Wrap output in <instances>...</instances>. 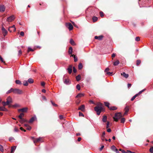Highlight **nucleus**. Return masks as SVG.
<instances>
[{
    "mask_svg": "<svg viewBox=\"0 0 153 153\" xmlns=\"http://www.w3.org/2000/svg\"><path fill=\"white\" fill-rule=\"evenodd\" d=\"M94 110L97 112V114L99 115L102 109V107L101 106H97L94 108Z\"/></svg>",
    "mask_w": 153,
    "mask_h": 153,
    "instance_id": "1",
    "label": "nucleus"
},
{
    "mask_svg": "<svg viewBox=\"0 0 153 153\" xmlns=\"http://www.w3.org/2000/svg\"><path fill=\"white\" fill-rule=\"evenodd\" d=\"M122 117L120 113H117L115 114L114 116L113 117L114 120L115 121H117Z\"/></svg>",
    "mask_w": 153,
    "mask_h": 153,
    "instance_id": "2",
    "label": "nucleus"
},
{
    "mask_svg": "<svg viewBox=\"0 0 153 153\" xmlns=\"http://www.w3.org/2000/svg\"><path fill=\"white\" fill-rule=\"evenodd\" d=\"M13 93L15 94H21L22 93V91L17 88L13 89Z\"/></svg>",
    "mask_w": 153,
    "mask_h": 153,
    "instance_id": "3",
    "label": "nucleus"
},
{
    "mask_svg": "<svg viewBox=\"0 0 153 153\" xmlns=\"http://www.w3.org/2000/svg\"><path fill=\"white\" fill-rule=\"evenodd\" d=\"M65 26L68 28L70 30H72L73 28V25L70 23H66L65 24Z\"/></svg>",
    "mask_w": 153,
    "mask_h": 153,
    "instance_id": "4",
    "label": "nucleus"
},
{
    "mask_svg": "<svg viewBox=\"0 0 153 153\" xmlns=\"http://www.w3.org/2000/svg\"><path fill=\"white\" fill-rule=\"evenodd\" d=\"M8 30L10 32H11L12 31L15 32L16 30V28L15 27V25H13L11 27H10L8 29Z\"/></svg>",
    "mask_w": 153,
    "mask_h": 153,
    "instance_id": "5",
    "label": "nucleus"
},
{
    "mask_svg": "<svg viewBox=\"0 0 153 153\" xmlns=\"http://www.w3.org/2000/svg\"><path fill=\"white\" fill-rule=\"evenodd\" d=\"M15 18L14 16L12 15L7 18V21L9 22H11L14 20Z\"/></svg>",
    "mask_w": 153,
    "mask_h": 153,
    "instance_id": "6",
    "label": "nucleus"
},
{
    "mask_svg": "<svg viewBox=\"0 0 153 153\" xmlns=\"http://www.w3.org/2000/svg\"><path fill=\"white\" fill-rule=\"evenodd\" d=\"M28 109V108L27 107H25L21 109H18V111L19 112L21 111L22 112H27Z\"/></svg>",
    "mask_w": 153,
    "mask_h": 153,
    "instance_id": "7",
    "label": "nucleus"
},
{
    "mask_svg": "<svg viewBox=\"0 0 153 153\" xmlns=\"http://www.w3.org/2000/svg\"><path fill=\"white\" fill-rule=\"evenodd\" d=\"M12 102V99L10 96H9L7 99L6 103L8 105Z\"/></svg>",
    "mask_w": 153,
    "mask_h": 153,
    "instance_id": "8",
    "label": "nucleus"
},
{
    "mask_svg": "<svg viewBox=\"0 0 153 153\" xmlns=\"http://www.w3.org/2000/svg\"><path fill=\"white\" fill-rule=\"evenodd\" d=\"M1 30H2V33L4 36H5L7 33V31L5 29V28L3 27L2 28Z\"/></svg>",
    "mask_w": 153,
    "mask_h": 153,
    "instance_id": "9",
    "label": "nucleus"
},
{
    "mask_svg": "<svg viewBox=\"0 0 153 153\" xmlns=\"http://www.w3.org/2000/svg\"><path fill=\"white\" fill-rule=\"evenodd\" d=\"M111 149L112 151L115 152L116 153H119L118 149L115 146L113 145L111 146Z\"/></svg>",
    "mask_w": 153,
    "mask_h": 153,
    "instance_id": "10",
    "label": "nucleus"
},
{
    "mask_svg": "<svg viewBox=\"0 0 153 153\" xmlns=\"http://www.w3.org/2000/svg\"><path fill=\"white\" fill-rule=\"evenodd\" d=\"M5 7L4 5H0V12H4L5 11Z\"/></svg>",
    "mask_w": 153,
    "mask_h": 153,
    "instance_id": "11",
    "label": "nucleus"
},
{
    "mask_svg": "<svg viewBox=\"0 0 153 153\" xmlns=\"http://www.w3.org/2000/svg\"><path fill=\"white\" fill-rule=\"evenodd\" d=\"M85 105H82L80 106L78 108V109L79 110H80L82 111H85Z\"/></svg>",
    "mask_w": 153,
    "mask_h": 153,
    "instance_id": "12",
    "label": "nucleus"
},
{
    "mask_svg": "<svg viewBox=\"0 0 153 153\" xmlns=\"http://www.w3.org/2000/svg\"><path fill=\"white\" fill-rule=\"evenodd\" d=\"M64 83L67 85H69L71 82L68 79H65L63 80Z\"/></svg>",
    "mask_w": 153,
    "mask_h": 153,
    "instance_id": "13",
    "label": "nucleus"
},
{
    "mask_svg": "<svg viewBox=\"0 0 153 153\" xmlns=\"http://www.w3.org/2000/svg\"><path fill=\"white\" fill-rule=\"evenodd\" d=\"M72 65H70L68 68L67 70L68 71V72L69 74H71L72 72Z\"/></svg>",
    "mask_w": 153,
    "mask_h": 153,
    "instance_id": "14",
    "label": "nucleus"
},
{
    "mask_svg": "<svg viewBox=\"0 0 153 153\" xmlns=\"http://www.w3.org/2000/svg\"><path fill=\"white\" fill-rule=\"evenodd\" d=\"M19 121L21 123H23L25 122H27L28 121L27 120H26L25 119H24L23 118H22V119H20L19 120Z\"/></svg>",
    "mask_w": 153,
    "mask_h": 153,
    "instance_id": "15",
    "label": "nucleus"
},
{
    "mask_svg": "<svg viewBox=\"0 0 153 153\" xmlns=\"http://www.w3.org/2000/svg\"><path fill=\"white\" fill-rule=\"evenodd\" d=\"M129 107L128 106H126L125 108V112L124 113V115H126L127 114V113L129 111Z\"/></svg>",
    "mask_w": 153,
    "mask_h": 153,
    "instance_id": "16",
    "label": "nucleus"
},
{
    "mask_svg": "<svg viewBox=\"0 0 153 153\" xmlns=\"http://www.w3.org/2000/svg\"><path fill=\"white\" fill-rule=\"evenodd\" d=\"M0 111H8L7 109L6 108L4 107H0Z\"/></svg>",
    "mask_w": 153,
    "mask_h": 153,
    "instance_id": "17",
    "label": "nucleus"
},
{
    "mask_svg": "<svg viewBox=\"0 0 153 153\" xmlns=\"http://www.w3.org/2000/svg\"><path fill=\"white\" fill-rule=\"evenodd\" d=\"M42 139V137H39L38 138H36L33 141L34 143H35L38 142L40 141Z\"/></svg>",
    "mask_w": 153,
    "mask_h": 153,
    "instance_id": "18",
    "label": "nucleus"
},
{
    "mask_svg": "<svg viewBox=\"0 0 153 153\" xmlns=\"http://www.w3.org/2000/svg\"><path fill=\"white\" fill-rule=\"evenodd\" d=\"M84 95V94L82 93H79L78 94L76 97V98L81 97Z\"/></svg>",
    "mask_w": 153,
    "mask_h": 153,
    "instance_id": "19",
    "label": "nucleus"
},
{
    "mask_svg": "<svg viewBox=\"0 0 153 153\" xmlns=\"http://www.w3.org/2000/svg\"><path fill=\"white\" fill-rule=\"evenodd\" d=\"M121 75H123L124 77L126 78H127L128 77V75L127 74H126L125 72H123L121 74Z\"/></svg>",
    "mask_w": 153,
    "mask_h": 153,
    "instance_id": "20",
    "label": "nucleus"
},
{
    "mask_svg": "<svg viewBox=\"0 0 153 153\" xmlns=\"http://www.w3.org/2000/svg\"><path fill=\"white\" fill-rule=\"evenodd\" d=\"M36 118L35 117H32L30 120L28 122L29 123H32Z\"/></svg>",
    "mask_w": 153,
    "mask_h": 153,
    "instance_id": "21",
    "label": "nucleus"
},
{
    "mask_svg": "<svg viewBox=\"0 0 153 153\" xmlns=\"http://www.w3.org/2000/svg\"><path fill=\"white\" fill-rule=\"evenodd\" d=\"M107 117L106 116H104L103 117L102 121L104 122H105L107 121Z\"/></svg>",
    "mask_w": 153,
    "mask_h": 153,
    "instance_id": "22",
    "label": "nucleus"
},
{
    "mask_svg": "<svg viewBox=\"0 0 153 153\" xmlns=\"http://www.w3.org/2000/svg\"><path fill=\"white\" fill-rule=\"evenodd\" d=\"M110 110H115L117 109V108L115 106H111L109 108Z\"/></svg>",
    "mask_w": 153,
    "mask_h": 153,
    "instance_id": "23",
    "label": "nucleus"
},
{
    "mask_svg": "<svg viewBox=\"0 0 153 153\" xmlns=\"http://www.w3.org/2000/svg\"><path fill=\"white\" fill-rule=\"evenodd\" d=\"M16 146H14L13 147H11V153L13 152L16 149Z\"/></svg>",
    "mask_w": 153,
    "mask_h": 153,
    "instance_id": "24",
    "label": "nucleus"
},
{
    "mask_svg": "<svg viewBox=\"0 0 153 153\" xmlns=\"http://www.w3.org/2000/svg\"><path fill=\"white\" fill-rule=\"evenodd\" d=\"M72 53V47H71L69 48V51H68V53L70 54H71Z\"/></svg>",
    "mask_w": 153,
    "mask_h": 153,
    "instance_id": "25",
    "label": "nucleus"
},
{
    "mask_svg": "<svg viewBox=\"0 0 153 153\" xmlns=\"http://www.w3.org/2000/svg\"><path fill=\"white\" fill-rule=\"evenodd\" d=\"M120 63L119 61L118 60H117L116 62L114 63V66H117Z\"/></svg>",
    "mask_w": 153,
    "mask_h": 153,
    "instance_id": "26",
    "label": "nucleus"
},
{
    "mask_svg": "<svg viewBox=\"0 0 153 153\" xmlns=\"http://www.w3.org/2000/svg\"><path fill=\"white\" fill-rule=\"evenodd\" d=\"M27 81L30 83H32L33 82V80L31 78L29 79Z\"/></svg>",
    "mask_w": 153,
    "mask_h": 153,
    "instance_id": "27",
    "label": "nucleus"
},
{
    "mask_svg": "<svg viewBox=\"0 0 153 153\" xmlns=\"http://www.w3.org/2000/svg\"><path fill=\"white\" fill-rule=\"evenodd\" d=\"M104 104L105 105L108 107V108H109L110 107L109 106L110 104L109 102H105Z\"/></svg>",
    "mask_w": 153,
    "mask_h": 153,
    "instance_id": "28",
    "label": "nucleus"
},
{
    "mask_svg": "<svg viewBox=\"0 0 153 153\" xmlns=\"http://www.w3.org/2000/svg\"><path fill=\"white\" fill-rule=\"evenodd\" d=\"M70 43L72 45H75V42L72 39H70Z\"/></svg>",
    "mask_w": 153,
    "mask_h": 153,
    "instance_id": "29",
    "label": "nucleus"
},
{
    "mask_svg": "<svg viewBox=\"0 0 153 153\" xmlns=\"http://www.w3.org/2000/svg\"><path fill=\"white\" fill-rule=\"evenodd\" d=\"M72 56H73L74 58V61L75 62H76L77 61V58L76 56H75V55H71Z\"/></svg>",
    "mask_w": 153,
    "mask_h": 153,
    "instance_id": "30",
    "label": "nucleus"
},
{
    "mask_svg": "<svg viewBox=\"0 0 153 153\" xmlns=\"http://www.w3.org/2000/svg\"><path fill=\"white\" fill-rule=\"evenodd\" d=\"M81 79V76L79 75H78L76 77V79L77 81H79Z\"/></svg>",
    "mask_w": 153,
    "mask_h": 153,
    "instance_id": "31",
    "label": "nucleus"
},
{
    "mask_svg": "<svg viewBox=\"0 0 153 153\" xmlns=\"http://www.w3.org/2000/svg\"><path fill=\"white\" fill-rule=\"evenodd\" d=\"M83 66L81 63H79L78 65V68L79 69H81L82 68Z\"/></svg>",
    "mask_w": 153,
    "mask_h": 153,
    "instance_id": "32",
    "label": "nucleus"
},
{
    "mask_svg": "<svg viewBox=\"0 0 153 153\" xmlns=\"http://www.w3.org/2000/svg\"><path fill=\"white\" fill-rule=\"evenodd\" d=\"M13 88H11L10 90H8L7 92V94H9L11 92H13Z\"/></svg>",
    "mask_w": 153,
    "mask_h": 153,
    "instance_id": "33",
    "label": "nucleus"
},
{
    "mask_svg": "<svg viewBox=\"0 0 153 153\" xmlns=\"http://www.w3.org/2000/svg\"><path fill=\"white\" fill-rule=\"evenodd\" d=\"M24 114L23 113H21L20 114V115L19 116V118L20 119H22V117L24 116Z\"/></svg>",
    "mask_w": 153,
    "mask_h": 153,
    "instance_id": "34",
    "label": "nucleus"
},
{
    "mask_svg": "<svg viewBox=\"0 0 153 153\" xmlns=\"http://www.w3.org/2000/svg\"><path fill=\"white\" fill-rule=\"evenodd\" d=\"M2 103L4 107L5 106L7 105H9L8 104L6 103V102H5L4 101H3L2 102Z\"/></svg>",
    "mask_w": 153,
    "mask_h": 153,
    "instance_id": "35",
    "label": "nucleus"
},
{
    "mask_svg": "<svg viewBox=\"0 0 153 153\" xmlns=\"http://www.w3.org/2000/svg\"><path fill=\"white\" fill-rule=\"evenodd\" d=\"M97 18L95 16H94L93 17V21L94 22H95L97 20Z\"/></svg>",
    "mask_w": 153,
    "mask_h": 153,
    "instance_id": "36",
    "label": "nucleus"
},
{
    "mask_svg": "<svg viewBox=\"0 0 153 153\" xmlns=\"http://www.w3.org/2000/svg\"><path fill=\"white\" fill-rule=\"evenodd\" d=\"M23 85L26 86H27L28 85L27 82L26 81H24L23 82Z\"/></svg>",
    "mask_w": 153,
    "mask_h": 153,
    "instance_id": "37",
    "label": "nucleus"
},
{
    "mask_svg": "<svg viewBox=\"0 0 153 153\" xmlns=\"http://www.w3.org/2000/svg\"><path fill=\"white\" fill-rule=\"evenodd\" d=\"M4 151V149L2 146L0 145V151L2 152H3Z\"/></svg>",
    "mask_w": 153,
    "mask_h": 153,
    "instance_id": "38",
    "label": "nucleus"
},
{
    "mask_svg": "<svg viewBox=\"0 0 153 153\" xmlns=\"http://www.w3.org/2000/svg\"><path fill=\"white\" fill-rule=\"evenodd\" d=\"M15 82L16 84L20 85L21 84V82L19 80H16Z\"/></svg>",
    "mask_w": 153,
    "mask_h": 153,
    "instance_id": "39",
    "label": "nucleus"
},
{
    "mask_svg": "<svg viewBox=\"0 0 153 153\" xmlns=\"http://www.w3.org/2000/svg\"><path fill=\"white\" fill-rule=\"evenodd\" d=\"M30 51H33V50L30 47H29L28 48L27 52H28Z\"/></svg>",
    "mask_w": 153,
    "mask_h": 153,
    "instance_id": "40",
    "label": "nucleus"
},
{
    "mask_svg": "<svg viewBox=\"0 0 153 153\" xmlns=\"http://www.w3.org/2000/svg\"><path fill=\"white\" fill-rule=\"evenodd\" d=\"M140 63L141 61L139 59L137 60V66L139 65L140 64Z\"/></svg>",
    "mask_w": 153,
    "mask_h": 153,
    "instance_id": "41",
    "label": "nucleus"
},
{
    "mask_svg": "<svg viewBox=\"0 0 153 153\" xmlns=\"http://www.w3.org/2000/svg\"><path fill=\"white\" fill-rule=\"evenodd\" d=\"M76 88L78 90H80V87L79 84H78L76 85Z\"/></svg>",
    "mask_w": 153,
    "mask_h": 153,
    "instance_id": "42",
    "label": "nucleus"
},
{
    "mask_svg": "<svg viewBox=\"0 0 153 153\" xmlns=\"http://www.w3.org/2000/svg\"><path fill=\"white\" fill-rule=\"evenodd\" d=\"M51 102L52 105L54 106H55V107H56V106H57V105L56 104H55L54 102H53L52 101H51Z\"/></svg>",
    "mask_w": 153,
    "mask_h": 153,
    "instance_id": "43",
    "label": "nucleus"
},
{
    "mask_svg": "<svg viewBox=\"0 0 153 153\" xmlns=\"http://www.w3.org/2000/svg\"><path fill=\"white\" fill-rule=\"evenodd\" d=\"M125 121V119L124 118H122L121 120V122L123 123Z\"/></svg>",
    "mask_w": 153,
    "mask_h": 153,
    "instance_id": "44",
    "label": "nucleus"
},
{
    "mask_svg": "<svg viewBox=\"0 0 153 153\" xmlns=\"http://www.w3.org/2000/svg\"><path fill=\"white\" fill-rule=\"evenodd\" d=\"M19 105L17 104H15L12 105V107H17L19 106Z\"/></svg>",
    "mask_w": 153,
    "mask_h": 153,
    "instance_id": "45",
    "label": "nucleus"
},
{
    "mask_svg": "<svg viewBox=\"0 0 153 153\" xmlns=\"http://www.w3.org/2000/svg\"><path fill=\"white\" fill-rule=\"evenodd\" d=\"M79 116L84 117V114L82 113L81 112H79Z\"/></svg>",
    "mask_w": 153,
    "mask_h": 153,
    "instance_id": "46",
    "label": "nucleus"
},
{
    "mask_svg": "<svg viewBox=\"0 0 153 153\" xmlns=\"http://www.w3.org/2000/svg\"><path fill=\"white\" fill-rule=\"evenodd\" d=\"M0 60L2 62H4V60L0 56Z\"/></svg>",
    "mask_w": 153,
    "mask_h": 153,
    "instance_id": "47",
    "label": "nucleus"
},
{
    "mask_svg": "<svg viewBox=\"0 0 153 153\" xmlns=\"http://www.w3.org/2000/svg\"><path fill=\"white\" fill-rule=\"evenodd\" d=\"M149 151L151 153H153V147L149 149Z\"/></svg>",
    "mask_w": 153,
    "mask_h": 153,
    "instance_id": "48",
    "label": "nucleus"
},
{
    "mask_svg": "<svg viewBox=\"0 0 153 153\" xmlns=\"http://www.w3.org/2000/svg\"><path fill=\"white\" fill-rule=\"evenodd\" d=\"M100 16L101 17H102L103 16H104V14H103V13L102 12V11H101L100 12Z\"/></svg>",
    "mask_w": 153,
    "mask_h": 153,
    "instance_id": "49",
    "label": "nucleus"
},
{
    "mask_svg": "<svg viewBox=\"0 0 153 153\" xmlns=\"http://www.w3.org/2000/svg\"><path fill=\"white\" fill-rule=\"evenodd\" d=\"M103 36H98V39L100 40H101Z\"/></svg>",
    "mask_w": 153,
    "mask_h": 153,
    "instance_id": "50",
    "label": "nucleus"
},
{
    "mask_svg": "<svg viewBox=\"0 0 153 153\" xmlns=\"http://www.w3.org/2000/svg\"><path fill=\"white\" fill-rule=\"evenodd\" d=\"M140 40V38L139 37H137L135 38V40L137 41H138Z\"/></svg>",
    "mask_w": 153,
    "mask_h": 153,
    "instance_id": "51",
    "label": "nucleus"
},
{
    "mask_svg": "<svg viewBox=\"0 0 153 153\" xmlns=\"http://www.w3.org/2000/svg\"><path fill=\"white\" fill-rule=\"evenodd\" d=\"M31 129V127L29 126H28L27 127V128H26L28 130H30Z\"/></svg>",
    "mask_w": 153,
    "mask_h": 153,
    "instance_id": "52",
    "label": "nucleus"
},
{
    "mask_svg": "<svg viewBox=\"0 0 153 153\" xmlns=\"http://www.w3.org/2000/svg\"><path fill=\"white\" fill-rule=\"evenodd\" d=\"M22 51H21V50H19V52H18V55H21L22 54Z\"/></svg>",
    "mask_w": 153,
    "mask_h": 153,
    "instance_id": "53",
    "label": "nucleus"
},
{
    "mask_svg": "<svg viewBox=\"0 0 153 153\" xmlns=\"http://www.w3.org/2000/svg\"><path fill=\"white\" fill-rule=\"evenodd\" d=\"M145 89H143V90L140 91L138 93V94H141L142 92H143L144 91H145Z\"/></svg>",
    "mask_w": 153,
    "mask_h": 153,
    "instance_id": "54",
    "label": "nucleus"
},
{
    "mask_svg": "<svg viewBox=\"0 0 153 153\" xmlns=\"http://www.w3.org/2000/svg\"><path fill=\"white\" fill-rule=\"evenodd\" d=\"M73 71L74 73H76V70L74 67H73Z\"/></svg>",
    "mask_w": 153,
    "mask_h": 153,
    "instance_id": "55",
    "label": "nucleus"
},
{
    "mask_svg": "<svg viewBox=\"0 0 153 153\" xmlns=\"http://www.w3.org/2000/svg\"><path fill=\"white\" fill-rule=\"evenodd\" d=\"M42 99L43 100H45V101L47 100V99L46 97L44 96H43L42 97Z\"/></svg>",
    "mask_w": 153,
    "mask_h": 153,
    "instance_id": "56",
    "label": "nucleus"
},
{
    "mask_svg": "<svg viewBox=\"0 0 153 153\" xmlns=\"http://www.w3.org/2000/svg\"><path fill=\"white\" fill-rule=\"evenodd\" d=\"M20 35L22 36H24V33L23 32V31H21V32H20Z\"/></svg>",
    "mask_w": 153,
    "mask_h": 153,
    "instance_id": "57",
    "label": "nucleus"
},
{
    "mask_svg": "<svg viewBox=\"0 0 153 153\" xmlns=\"http://www.w3.org/2000/svg\"><path fill=\"white\" fill-rule=\"evenodd\" d=\"M13 140H14V138L13 137H10L9 138V140L10 141H12Z\"/></svg>",
    "mask_w": 153,
    "mask_h": 153,
    "instance_id": "58",
    "label": "nucleus"
},
{
    "mask_svg": "<svg viewBox=\"0 0 153 153\" xmlns=\"http://www.w3.org/2000/svg\"><path fill=\"white\" fill-rule=\"evenodd\" d=\"M112 74V72H107V74L108 75H111V74Z\"/></svg>",
    "mask_w": 153,
    "mask_h": 153,
    "instance_id": "59",
    "label": "nucleus"
},
{
    "mask_svg": "<svg viewBox=\"0 0 153 153\" xmlns=\"http://www.w3.org/2000/svg\"><path fill=\"white\" fill-rule=\"evenodd\" d=\"M109 122L108 121L107 123V125L106 127V128H108L109 127Z\"/></svg>",
    "mask_w": 153,
    "mask_h": 153,
    "instance_id": "60",
    "label": "nucleus"
},
{
    "mask_svg": "<svg viewBox=\"0 0 153 153\" xmlns=\"http://www.w3.org/2000/svg\"><path fill=\"white\" fill-rule=\"evenodd\" d=\"M14 131L15 132H18L19 131V130L16 128L15 127L14 129Z\"/></svg>",
    "mask_w": 153,
    "mask_h": 153,
    "instance_id": "61",
    "label": "nucleus"
},
{
    "mask_svg": "<svg viewBox=\"0 0 153 153\" xmlns=\"http://www.w3.org/2000/svg\"><path fill=\"white\" fill-rule=\"evenodd\" d=\"M45 85V83L44 82H42L41 83V85L42 86H44Z\"/></svg>",
    "mask_w": 153,
    "mask_h": 153,
    "instance_id": "62",
    "label": "nucleus"
},
{
    "mask_svg": "<svg viewBox=\"0 0 153 153\" xmlns=\"http://www.w3.org/2000/svg\"><path fill=\"white\" fill-rule=\"evenodd\" d=\"M64 118V117L63 115H60L59 116V118L60 119H62Z\"/></svg>",
    "mask_w": 153,
    "mask_h": 153,
    "instance_id": "63",
    "label": "nucleus"
},
{
    "mask_svg": "<svg viewBox=\"0 0 153 153\" xmlns=\"http://www.w3.org/2000/svg\"><path fill=\"white\" fill-rule=\"evenodd\" d=\"M131 84L128 83V88H129L131 87Z\"/></svg>",
    "mask_w": 153,
    "mask_h": 153,
    "instance_id": "64",
    "label": "nucleus"
}]
</instances>
